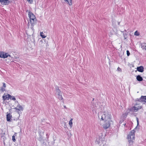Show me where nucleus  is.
<instances>
[{"label": "nucleus", "instance_id": "obj_11", "mask_svg": "<svg viewBox=\"0 0 146 146\" xmlns=\"http://www.w3.org/2000/svg\"><path fill=\"white\" fill-rule=\"evenodd\" d=\"M28 15L30 19L32 18L35 19V15L33 14L31 12H30L29 11V12Z\"/></svg>", "mask_w": 146, "mask_h": 146}, {"label": "nucleus", "instance_id": "obj_9", "mask_svg": "<svg viewBox=\"0 0 146 146\" xmlns=\"http://www.w3.org/2000/svg\"><path fill=\"white\" fill-rule=\"evenodd\" d=\"M12 117L11 115L9 113L7 115V120L8 121H11V118Z\"/></svg>", "mask_w": 146, "mask_h": 146}, {"label": "nucleus", "instance_id": "obj_32", "mask_svg": "<svg viewBox=\"0 0 146 146\" xmlns=\"http://www.w3.org/2000/svg\"><path fill=\"white\" fill-rule=\"evenodd\" d=\"M40 42L41 43H42V42H43V41H42V40H41V41H40Z\"/></svg>", "mask_w": 146, "mask_h": 146}, {"label": "nucleus", "instance_id": "obj_26", "mask_svg": "<svg viewBox=\"0 0 146 146\" xmlns=\"http://www.w3.org/2000/svg\"><path fill=\"white\" fill-rule=\"evenodd\" d=\"M127 56H129L130 54V53H129V51L128 50L127 51Z\"/></svg>", "mask_w": 146, "mask_h": 146}, {"label": "nucleus", "instance_id": "obj_29", "mask_svg": "<svg viewBox=\"0 0 146 146\" xmlns=\"http://www.w3.org/2000/svg\"><path fill=\"white\" fill-rule=\"evenodd\" d=\"M117 70L119 71H120H120H121V69L119 67H118V68Z\"/></svg>", "mask_w": 146, "mask_h": 146}, {"label": "nucleus", "instance_id": "obj_4", "mask_svg": "<svg viewBox=\"0 0 146 146\" xmlns=\"http://www.w3.org/2000/svg\"><path fill=\"white\" fill-rule=\"evenodd\" d=\"M105 123L103 125V127L105 129H106L110 126V122L111 121H105Z\"/></svg>", "mask_w": 146, "mask_h": 146}, {"label": "nucleus", "instance_id": "obj_15", "mask_svg": "<svg viewBox=\"0 0 146 146\" xmlns=\"http://www.w3.org/2000/svg\"><path fill=\"white\" fill-rule=\"evenodd\" d=\"M126 31L125 30L124 31L122 32H123V35L124 38V39H125L127 38V35L126 33Z\"/></svg>", "mask_w": 146, "mask_h": 146}, {"label": "nucleus", "instance_id": "obj_6", "mask_svg": "<svg viewBox=\"0 0 146 146\" xmlns=\"http://www.w3.org/2000/svg\"><path fill=\"white\" fill-rule=\"evenodd\" d=\"M141 106H138L137 107L133 106L130 108L129 110L131 111L136 112L141 108Z\"/></svg>", "mask_w": 146, "mask_h": 146}, {"label": "nucleus", "instance_id": "obj_10", "mask_svg": "<svg viewBox=\"0 0 146 146\" xmlns=\"http://www.w3.org/2000/svg\"><path fill=\"white\" fill-rule=\"evenodd\" d=\"M10 95L8 94L7 95H6V94H4L2 97L3 100H4L6 99L8 100L9 98H10V97H9L8 96V95Z\"/></svg>", "mask_w": 146, "mask_h": 146}, {"label": "nucleus", "instance_id": "obj_19", "mask_svg": "<svg viewBox=\"0 0 146 146\" xmlns=\"http://www.w3.org/2000/svg\"><path fill=\"white\" fill-rule=\"evenodd\" d=\"M8 96L9 97H10V99L11 100H12L14 101H15L16 100V99L15 98L14 96H11L10 95H8Z\"/></svg>", "mask_w": 146, "mask_h": 146}, {"label": "nucleus", "instance_id": "obj_3", "mask_svg": "<svg viewBox=\"0 0 146 146\" xmlns=\"http://www.w3.org/2000/svg\"><path fill=\"white\" fill-rule=\"evenodd\" d=\"M56 94L57 98L60 100H63L60 90L58 87H56Z\"/></svg>", "mask_w": 146, "mask_h": 146}, {"label": "nucleus", "instance_id": "obj_21", "mask_svg": "<svg viewBox=\"0 0 146 146\" xmlns=\"http://www.w3.org/2000/svg\"><path fill=\"white\" fill-rule=\"evenodd\" d=\"M141 48L143 49H144L145 50H146V45H145V44H143Z\"/></svg>", "mask_w": 146, "mask_h": 146}, {"label": "nucleus", "instance_id": "obj_5", "mask_svg": "<svg viewBox=\"0 0 146 146\" xmlns=\"http://www.w3.org/2000/svg\"><path fill=\"white\" fill-rule=\"evenodd\" d=\"M8 56H10L8 53H6L4 52H0V57L3 58H7Z\"/></svg>", "mask_w": 146, "mask_h": 146}, {"label": "nucleus", "instance_id": "obj_24", "mask_svg": "<svg viewBox=\"0 0 146 146\" xmlns=\"http://www.w3.org/2000/svg\"><path fill=\"white\" fill-rule=\"evenodd\" d=\"M0 90L3 92L5 91V89L4 88H3V87H1V88Z\"/></svg>", "mask_w": 146, "mask_h": 146}, {"label": "nucleus", "instance_id": "obj_14", "mask_svg": "<svg viewBox=\"0 0 146 146\" xmlns=\"http://www.w3.org/2000/svg\"><path fill=\"white\" fill-rule=\"evenodd\" d=\"M136 79L139 81H141L143 80L142 78L140 75H138L137 76Z\"/></svg>", "mask_w": 146, "mask_h": 146}, {"label": "nucleus", "instance_id": "obj_17", "mask_svg": "<svg viewBox=\"0 0 146 146\" xmlns=\"http://www.w3.org/2000/svg\"><path fill=\"white\" fill-rule=\"evenodd\" d=\"M65 1L68 2V3L70 5H72V0H64Z\"/></svg>", "mask_w": 146, "mask_h": 146}, {"label": "nucleus", "instance_id": "obj_1", "mask_svg": "<svg viewBox=\"0 0 146 146\" xmlns=\"http://www.w3.org/2000/svg\"><path fill=\"white\" fill-rule=\"evenodd\" d=\"M135 131L133 130L131 131L127 136V139L130 146H132L135 140Z\"/></svg>", "mask_w": 146, "mask_h": 146}, {"label": "nucleus", "instance_id": "obj_2", "mask_svg": "<svg viewBox=\"0 0 146 146\" xmlns=\"http://www.w3.org/2000/svg\"><path fill=\"white\" fill-rule=\"evenodd\" d=\"M110 116L111 114L110 112L105 111L101 116V119L102 120H104L105 121H111Z\"/></svg>", "mask_w": 146, "mask_h": 146}, {"label": "nucleus", "instance_id": "obj_13", "mask_svg": "<svg viewBox=\"0 0 146 146\" xmlns=\"http://www.w3.org/2000/svg\"><path fill=\"white\" fill-rule=\"evenodd\" d=\"M15 109L16 110L19 111L21 110H23V108L22 106L19 105L17 106V108H15Z\"/></svg>", "mask_w": 146, "mask_h": 146}, {"label": "nucleus", "instance_id": "obj_12", "mask_svg": "<svg viewBox=\"0 0 146 146\" xmlns=\"http://www.w3.org/2000/svg\"><path fill=\"white\" fill-rule=\"evenodd\" d=\"M137 69L138 71L140 72H143V67L142 66L138 67Z\"/></svg>", "mask_w": 146, "mask_h": 146}, {"label": "nucleus", "instance_id": "obj_34", "mask_svg": "<svg viewBox=\"0 0 146 146\" xmlns=\"http://www.w3.org/2000/svg\"><path fill=\"white\" fill-rule=\"evenodd\" d=\"M54 142H53V145H54Z\"/></svg>", "mask_w": 146, "mask_h": 146}, {"label": "nucleus", "instance_id": "obj_35", "mask_svg": "<svg viewBox=\"0 0 146 146\" xmlns=\"http://www.w3.org/2000/svg\"><path fill=\"white\" fill-rule=\"evenodd\" d=\"M119 23H118V24L119 25Z\"/></svg>", "mask_w": 146, "mask_h": 146}, {"label": "nucleus", "instance_id": "obj_18", "mask_svg": "<svg viewBox=\"0 0 146 146\" xmlns=\"http://www.w3.org/2000/svg\"><path fill=\"white\" fill-rule=\"evenodd\" d=\"M72 120H73V119L71 118V119L70 120V121H69V124L70 125V127H71V128L72 127V123H73L72 122Z\"/></svg>", "mask_w": 146, "mask_h": 146}, {"label": "nucleus", "instance_id": "obj_30", "mask_svg": "<svg viewBox=\"0 0 146 146\" xmlns=\"http://www.w3.org/2000/svg\"><path fill=\"white\" fill-rule=\"evenodd\" d=\"M29 2H30L31 3V2H33V0H27Z\"/></svg>", "mask_w": 146, "mask_h": 146}, {"label": "nucleus", "instance_id": "obj_16", "mask_svg": "<svg viewBox=\"0 0 146 146\" xmlns=\"http://www.w3.org/2000/svg\"><path fill=\"white\" fill-rule=\"evenodd\" d=\"M36 19L35 18V19H30V21L31 24H34L35 21H36Z\"/></svg>", "mask_w": 146, "mask_h": 146}, {"label": "nucleus", "instance_id": "obj_28", "mask_svg": "<svg viewBox=\"0 0 146 146\" xmlns=\"http://www.w3.org/2000/svg\"><path fill=\"white\" fill-rule=\"evenodd\" d=\"M3 86L4 88H6V85L4 83H3Z\"/></svg>", "mask_w": 146, "mask_h": 146}, {"label": "nucleus", "instance_id": "obj_7", "mask_svg": "<svg viewBox=\"0 0 146 146\" xmlns=\"http://www.w3.org/2000/svg\"><path fill=\"white\" fill-rule=\"evenodd\" d=\"M136 101L141 102H144L146 103V96H142L139 99H137Z\"/></svg>", "mask_w": 146, "mask_h": 146}, {"label": "nucleus", "instance_id": "obj_27", "mask_svg": "<svg viewBox=\"0 0 146 146\" xmlns=\"http://www.w3.org/2000/svg\"><path fill=\"white\" fill-rule=\"evenodd\" d=\"M136 119H137V125H139V121L138 118V117H136Z\"/></svg>", "mask_w": 146, "mask_h": 146}, {"label": "nucleus", "instance_id": "obj_33", "mask_svg": "<svg viewBox=\"0 0 146 146\" xmlns=\"http://www.w3.org/2000/svg\"><path fill=\"white\" fill-rule=\"evenodd\" d=\"M64 108H66V106H64Z\"/></svg>", "mask_w": 146, "mask_h": 146}, {"label": "nucleus", "instance_id": "obj_20", "mask_svg": "<svg viewBox=\"0 0 146 146\" xmlns=\"http://www.w3.org/2000/svg\"><path fill=\"white\" fill-rule=\"evenodd\" d=\"M40 36L43 38H44L46 37V36L44 35V34L42 32H40Z\"/></svg>", "mask_w": 146, "mask_h": 146}, {"label": "nucleus", "instance_id": "obj_22", "mask_svg": "<svg viewBox=\"0 0 146 146\" xmlns=\"http://www.w3.org/2000/svg\"><path fill=\"white\" fill-rule=\"evenodd\" d=\"M134 35H135L139 36V33L137 32V31H136L135 32Z\"/></svg>", "mask_w": 146, "mask_h": 146}, {"label": "nucleus", "instance_id": "obj_25", "mask_svg": "<svg viewBox=\"0 0 146 146\" xmlns=\"http://www.w3.org/2000/svg\"><path fill=\"white\" fill-rule=\"evenodd\" d=\"M96 142H97V143L98 144L100 143V140H98V139H97L96 140Z\"/></svg>", "mask_w": 146, "mask_h": 146}, {"label": "nucleus", "instance_id": "obj_31", "mask_svg": "<svg viewBox=\"0 0 146 146\" xmlns=\"http://www.w3.org/2000/svg\"><path fill=\"white\" fill-rule=\"evenodd\" d=\"M46 136H47V139L48 140V138L49 137V136H48V134H46Z\"/></svg>", "mask_w": 146, "mask_h": 146}, {"label": "nucleus", "instance_id": "obj_23", "mask_svg": "<svg viewBox=\"0 0 146 146\" xmlns=\"http://www.w3.org/2000/svg\"><path fill=\"white\" fill-rule=\"evenodd\" d=\"M12 139L13 140V141H14V142H15V141H16V140L15 139V136H14V135H13V136H12Z\"/></svg>", "mask_w": 146, "mask_h": 146}, {"label": "nucleus", "instance_id": "obj_8", "mask_svg": "<svg viewBox=\"0 0 146 146\" xmlns=\"http://www.w3.org/2000/svg\"><path fill=\"white\" fill-rule=\"evenodd\" d=\"M10 3V2L9 0H3L1 3L3 5H7Z\"/></svg>", "mask_w": 146, "mask_h": 146}, {"label": "nucleus", "instance_id": "obj_36", "mask_svg": "<svg viewBox=\"0 0 146 146\" xmlns=\"http://www.w3.org/2000/svg\"><path fill=\"white\" fill-rule=\"evenodd\" d=\"M99 118H100V116H99Z\"/></svg>", "mask_w": 146, "mask_h": 146}]
</instances>
